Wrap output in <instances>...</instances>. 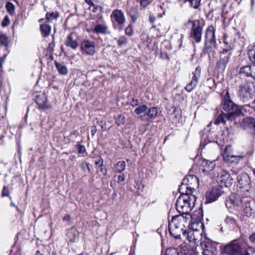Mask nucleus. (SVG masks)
<instances>
[{"mask_svg": "<svg viewBox=\"0 0 255 255\" xmlns=\"http://www.w3.org/2000/svg\"><path fill=\"white\" fill-rule=\"evenodd\" d=\"M5 56L6 55L3 57L0 58V83L1 82L2 79V76L1 73L2 72V65L4 62Z\"/></svg>", "mask_w": 255, "mask_h": 255, "instance_id": "864d4df0", "label": "nucleus"}, {"mask_svg": "<svg viewBox=\"0 0 255 255\" xmlns=\"http://www.w3.org/2000/svg\"><path fill=\"white\" fill-rule=\"evenodd\" d=\"M192 24V27L190 30V36L197 42L200 43L201 41L202 35L203 27L200 25L199 20L191 21L190 19L185 24L188 25Z\"/></svg>", "mask_w": 255, "mask_h": 255, "instance_id": "1a4fd4ad", "label": "nucleus"}, {"mask_svg": "<svg viewBox=\"0 0 255 255\" xmlns=\"http://www.w3.org/2000/svg\"><path fill=\"white\" fill-rule=\"evenodd\" d=\"M233 50L232 48L224 49L220 51L219 56L228 57V59H230L231 55H232Z\"/></svg>", "mask_w": 255, "mask_h": 255, "instance_id": "72a5a7b5", "label": "nucleus"}, {"mask_svg": "<svg viewBox=\"0 0 255 255\" xmlns=\"http://www.w3.org/2000/svg\"><path fill=\"white\" fill-rule=\"evenodd\" d=\"M225 222L231 228H234L237 225V220L232 216H227Z\"/></svg>", "mask_w": 255, "mask_h": 255, "instance_id": "7c9ffc66", "label": "nucleus"}, {"mask_svg": "<svg viewBox=\"0 0 255 255\" xmlns=\"http://www.w3.org/2000/svg\"><path fill=\"white\" fill-rule=\"evenodd\" d=\"M216 28L213 25H209L206 30L205 41L203 49L204 54L209 55L214 53L217 48V43L215 37Z\"/></svg>", "mask_w": 255, "mask_h": 255, "instance_id": "7ed1b4c3", "label": "nucleus"}, {"mask_svg": "<svg viewBox=\"0 0 255 255\" xmlns=\"http://www.w3.org/2000/svg\"><path fill=\"white\" fill-rule=\"evenodd\" d=\"M110 17L115 29H119L120 30L123 29L126 19L124 12L121 10L118 9L114 10Z\"/></svg>", "mask_w": 255, "mask_h": 255, "instance_id": "423d86ee", "label": "nucleus"}, {"mask_svg": "<svg viewBox=\"0 0 255 255\" xmlns=\"http://www.w3.org/2000/svg\"><path fill=\"white\" fill-rule=\"evenodd\" d=\"M5 8L10 15H13L14 14L15 6L12 2H7L5 4Z\"/></svg>", "mask_w": 255, "mask_h": 255, "instance_id": "4c0bfd02", "label": "nucleus"}, {"mask_svg": "<svg viewBox=\"0 0 255 255\" xmlns=\"http://www.w3.org/2000/svg\"><path fill=\"white\" fill-rule=\"evenodd\" d=\"M149 20L151 23H153L156 20V17L153 14H150Z\"/></svg>", "mask_w": 255, "mask_h": 255, "instance_id": "680f3d73", "label": "nucleus"}, {"mask_svg": "<svg viewBox=\"0 0 255 255\" xmlns=\"http://www.w3.org/2000/svg\"><path fill=\"white\" fill-rule=\"evenodd\" d=\"M71 219V217L69 215H66L63 218V221H69Z\"/></svg>", "mask_w": 255, "mask_h": 255, "instance_id": "338daca9", "label": "nucleus"}, {"mask_svg": "<svg viewBox=\"0 0 255 255\" xmlns=\"http://www.w3.org/2000/svg\"><path fill=\"white\" fill-rule=\"evenodd\" d=\"M215 171H217V182L220 183V187L223 188L224 187H228L231 186L233 183V178L231 176V174L229 173L227 171L222 170L221 169H215Z\"/></svg>", "mask_w": 255, "mask_h": 255, "instance_id": "6e6552de", "label": "nucleus"}, {"mask_svg": "<svg viewBox=\"0 0 255 255\" xmlns=\"http://www.w3.org/2000/svg\"><path fill=\"white\" fill-rule=\"evenodd\" d=\"M125 33L128 36H131L133 33L132 26L129 24L125 29Z\"/></svg>", "mask_w": 255, "mask_h": 255, "instance_id": "de8ad7c7", "label": "nucleus"}, {"mask_svg": "<svg viewBox=\"0 0 255 255\" xmlns=\"http://www.w3.org/2000/svg\"><path fill=\"white\" fill-rule=\"evenodd\" d=\"M55 66L58 71V72L63 75H66L68 72V70L67 68V67L63 64H62L57 61H55Z\"/></svg>", "mask_w": 255, "mask_h": 255, "instance_id": "c85d7f7f", "label": "nucleus"}, {"mask_svg": "<svg viewBox=\"0 0 255 255\" xmlns=\"http://www.w3.org/2000/svg\"><path fill=\"white\" fill-rule=\"evenodd\" d=\"M101 167V172H102L103 174V175H106L107 174V169L106 168H103L102 167Z\"/></svg>", "mask_w": 255, "mask_h": 255, "instance_id": "774afa93", "label": "nucleus"}, {"mask_svg": "<svg viewBox=\"0 0 255 255\" xmlns=\"http://www.w3.org/2000/svg\"><path fill=\"white\" fill-rule=\"evenodd\" d=\"M222 109L226 113L221 111L220 114L217 117L214 122L215 124L217 125L220 123L225 125L227 120L234 121L242 114V110L231 100L228 91H227L224 96Z\"/></svg>", "mask_w": 255, "mask_h": 255, "instance_id": "f257e3e1", "label": "nucleus"}, {"mask_svg": "<svg viewBox=\"0 0 255 255\" xmlns=\"http://www.w3.org/2000/svg\"><path fill=\"white\" fill-rule=\"evenodd\" d=\"M97 124L101 126L103 130H106L107 129V125L105 120H98L97 121Z\"/></svg>", "mask_w": 255, "mask_h": 255, "instance_id": "603ef678", "label": "nucleus"}, {"mask_svg": "<svg viewBox=\"0 0 255 255\" xmlns=\"http://www.w3.org/2000/svg\"><path fill=\"white\" fill-rule=\"evenodd\" d=\"M158 112V109L153 107L149 108L146 112L139 116L140 119L144 121H148L151 119H155Z\"/></svg>", "mask_w": 255, "mask_h": 255, "instance_id": "dca6fc26", "label": "nucleus"}, {"mask_svg": "<svg viewBox=\"0 0 255 255\" xmlns=\"http://www.w3.org/2000/svg\"><path fill=\"white\" fill-rule=\"evenodd\" d=\"M230 201L233 204L238 205L239 203L243 202L240 196L237 192H232L229 197Z\"/></svg>", "mask_w": 255, "mask_h": 255, "instance_id": "cd10ccee", "label": "nucleus"}, {"mask_svg": "<svg viewBox=\"0 0 255 255\" xmlns=\"http://www.w3.org/2000/svg\"><path fill=\"white\" fill-rule=\"evenodd\" d=\"M10 23V19L8 16L6 15L4 16L3 19L1 22V26L3 27L7 26Z\"/></svg>", "mask_w": 255, "mask_h": 255, "instance_id": "09e8293b", "label": "nucleus"}, {"mask_svg": "<svg viewBox=\"0 0 255 255\" xmlns=\"http://www.w3.org/2000/svg\"><path fill=\"white\" fill-rule=\"evenodd\" d=\"M126 166V163L125 161H119L117 163L115 166V169L118 172L121 173L125 169Z\"/></svg>", "mask_w": 255, "mask_h": 255, "instance_id": "c9c22d12", "label": "nucleus"}, {"mask_svg": "<svg viewBox=\"0 0 255 255\" xmlns=\"http://www.w3.org/2000/svg\"><path fill=\"white\" fill-rule=\"evenodd\" d=\"M178 216H179V217H177V218L179 219L178 221H179L180 222H183L185 225L187 224L188 221H189V223L192 222L193 214L191 215L190 212L185 214H180V215Z\"/></svg>", "mask_w": 255, "mask_h": 255, "instance_id": "393cba45", "label": "nucleus"}, {"mask_svg": "<svg viewBox=\"0 0 255 255\" xmlns=\"http://www.w3.org/2000/svg\"><path fill=\"white\" fill-rule=\"evenodd\" d=\"M75 147L77 150L78 154H83L86 152V147L83 145L77 144L75 145Z\"/></svg>", "mask_w": 255, "mask_h": 255, "instance_id": "c03bdc74", "label": "nucleus"}, {"mask_svg": "<svg viewBox=\"0 0 255 255\" xmlns=\"http://www.w3.org/2000/svg\"><path fill=\"white\" fill-rule=\"evenodd\" d=\"M97 127L96 126H92L91 132V134H92V135H94L95 134V133L97 132Z\"/></svg>", "mask_w": 255, "mask_h": 255, "instance_id": "e2e57ef3", "label": "nucleus"}, {"mask_svg": "<svg viewBox=\"0 0 255 255\" xmlns=\"http://www.w3.org/2000/svg\"><path fill=\"white\" fill-rule=\"evenodd\" d=\"M147 110V106L146 105H142L137 107L134 110V113L137 115H140L145 113Z\"/></svg>", "mask_w": 255, "mask_h": 255, "instance_id": "79ce46f5", "label": "nucleus"}, {"mask_svg": "<svg viewBox=\"0 0 255 255\" xmlns=\"http://www.w3.org/2000/svg\"><path fill=\"white\" fill-rule=\"evenodd\" d=\"M80 50L84 54L93 55L96 52L95 43L89 40H84L81 43Z\"/></svg>", "mask_w": 255, "mask_h": 255, "instance_id": "ddd939ff", "label": "nucleus"}, {"mask_svg": "<svg viewBox=\"0 0 255 255\" xmlns=\"http://www.w3.org/2000/svg\"><path fill=\"white\" fill-rule=\"evenodd\" d=\"M222 154L224 160L228 159V158H229L231 155H234V154L232 146L230 145L226 146Z\"/></svg>", "mask_w": 255, "mask_h": 255, "instance_id": "c756f323", "label": "nucleus"}, {"mask_svg": "<svg viewBox=\"0 0 255 255\" xmlns=\"http://www.w3.org/2000/svg\"><path fill=\"white\" fill-rule=\"evenodd\" d=\"M221 249L223 252L229 255H238L242 251V248L237 241L227 244Z\"/></svg>", "mask_w": 255, "mask_h": 255, "instance_id": "9b49d317", "label": "nucleus"}, {"mask_svg": "<svg viewBox=\"0 0 255 255\" xmlns=\"http://www.w3.org/2000/svg\"><path fill=\"white\" fill-rule=\"evenodd\" d=\"M130 104L132 106H136L138 104V101L137 99H132Z\"/></svg>", "mask_w": 255, "mask_h": 255, "instance_id": "bf43d9fd", "label": "nucleus"}, {"mask_svg": "<svg viewBox=\"0 0 255 255\" xmlns=\"http://www.w3.org/2000/svg\"><path fill=\"white\" fill-rule=\"evenodd\" d=\"M192 193H182L177 199L176 207L180 214L187 213L192 210L197 199Z\"/></svg>", "mask_w": 255, "mask_h": 255, "instance_id": "f03ea898", "label": "nucleus"}, {"mask_svg": "<svg viewBox=\"0 0 255 255\" xmlns=\"http://www.w3.org/2000/svg\"><path fill=\"white\" fill-rule=\"evenodd\" d=\"M255 92V86L254 83L246 80L242 85H240L238 95L241 100L245 102L252 99Z\"/></svg>", "mask_w": 255, "mask_h": 255, "instance_id": "20e7f679", "label": "nucleus"}, {"mask_svg": "<svg viewBox=\"0 0 255 255\" xmlns=\"http://www.w3.org/2000/svg\"><path fill=\"white\" fill-rule=\"evenodd\" d=\"M40 31L43 37L48 36L51 31V27L48 24H42L40 26Z\"/></svg>", "mask_w": 255, "mask_h": 255, "instance_id": "bb28decb", "label": "nucleus"}, {"mask_svg": "<svg viewBox=\"0 0 255 255\" xmlns=\"http://www.w3.org/2000/svg\"><path fill=\"white\" fill-rule=\"evenodd\" d=\"M199 185L198 178L195 175L190 174L185 177L182 181L181 184L179 186L177 191L185 190L186 191H196Z\"/></svg>", "mask_w": 255, "mask_h": 255, "instance_id": "39448f33", "label": "nucleus"}, {"mask_svg": "<svg viewBox=\"0 0 255 255\" xmlns=\"http://www.w3.org/2000/svg\"><path fill=\"white\" fill-rule=\"evenodd\" d=\"M36 103L40 109L45 110L51 108V106L47 102V98L44 95L37 96Z\"/></svg>", "mask_w": 255, "mask_h": 255, "instance_id": "6ab92c4d", "label": "nucleus"}, {"mask_svg": "<svg viewBox=\"0 0 255 255\" xmlns=\"http://www.w3.org/2000/svg\"><path fill=\"white\" fill-rule=\"evenodd\" d=\"M85 2L90 6L95 7L96 6L92 0H85Z\"/></svg>", "mask_w": 255, "mask_h": 255, "instance_id": "052dcab7", "label": "nucleus"}, {"mask_svg": "<svg viewBox=\"0 0 255 255\" xmlns=\"http://www.w3.org/2000/svg\"><path fill=\"white\" fill-rule=\"evenodd\" d=\"M243 158V156L240 155H231L228 159H225L224 161L225 162L233 163L235 164L238 163L239 161Z\"/></svg>", "mask_w": 255, "mask_h": 255, "instance_id": "e433bc0d", "label": "nucleus"}, {"mask_svg": "<svg viewBox=\"0 0 255 255\" xmlns=\"http://www.w3.org/2000/svg\"><path fill=\"white\" fill-rule=\"evenodd\" d=\"M92 31L96 34H106L110 33L108 32V27L106 25L98 24L94 27Z\"/></svg>", "mask_w": 255, "mask_h": 255, "instance_id": "a878e982", "label": "nucleus"}, {"mask_svg": "<svg viewBox=\"0 0 255 255\" xmlns=\"http://www.w3.org/2000/svg\"><path fill=\"white\" fill-rule=\"evenodd\" d=\"M200 73L201 68L199 66H198L196 67L195 71L192 72L193 76L191 81L185 87V89L188 92H191L197 86L198 83L199 78L200 76Z\"/></svg>", "mask_w": 255, "mask_h": 255, "instance_id": "4468645a", "label": "nucleus"}, {"mask_svg": "<svg viewBox=\"0 0 255 255\" xmlns=\"http://www.w3.org/2000/svg\"><path fill=\"white\" fill-rule=\"evenodd\" d=\"M249 239L252 242L255 243V233L250 236Z\"/></svg>", "mask_w": 255, "mask_h": 255, "instance_id": "69168bd1", "label": "nucleus"}, {"mask_svg": "<svg viewBox=\"0 0 255 255\" xmlns=\"http://www.w3.org/2000/svg\"><path fill=\"white\" fill-rule=\"evenodd\" d=\"M254 69V63H253L252 65H247L240 69L239 74L245 77L252 78Z\"/></svg>", "mask_w": 255, "mask_h": 255, "instance_id": "a211bd4d", "label": "nucleus"}, {"mask_svg": "<svg viewBox=\"0 0 255 255\" xmlns=\"http://www.w3.org/2000/svg\"><path fill=\"white\" fill-rule=\"evenodd\" d=\"M103 162L104 161L103 158L101 156H99L98 159L96 160L95 164L100 167L103 166Z\"/></svg>", "mask_w": 255, "mask_h": 255, "instance_id": "5fc2aeb1", "label": "nucleus"}, {"mask_svg": "<svg viewBox=\"0 0 255 255\" xmlns=\"http://www.w3.org/2000/svg\"><path fill=\"white\" fill-rule=\"evenodd\" d=\"M214 167H215V163L212 161H210V162H209V164L207 166L206 169H204V170H206L208 171H210V170H213V169L214 168Z\"/></svg>", "mask_w": 255, "mask_h": 255, "instance_id": "6e6d98bb", "label": "nucleus"}, {"mask_svg": "<svg viewBox=\"0 0 255 255\" xmlns=\"http://www.w3.org/2000/svg\"><path fill=\"white\" fill-rule=\"evenodd\" d=\"M185 237H186L190 242H193L195 243L196 240H198V239L196 238L194 232L191 231L188 232L186 231V235Z\"/></svg>", "mask_w": 255, "mask_h": 255, "instance_id": "ea45409f", "label": "nucleus"}, {"mask_svg": "<svg viewBox=\"0 0 255 255\" xmlns=\"http://www.w3.org/2000/svg\"><path fill=\"white\" fill-rule=\"evenodd\" d=\"M127 14L130 17L131 22L134 23L136 22L139 16V12L137 7L132 6L127 10Z\"/></svg>", "mask_w": 255, "mask_h": 255, "instance_id": "4be33fe9", "label": "nucleus"}, {"mask_svg": "<svg viewBox=\"0 0 255 255\" xmlns=\"http://www.w3.org/2000/svg\"><path fill=\"white\" fill-rule=\"evenodd\" d=\"M254 203V202H253V203ZM253 206H255V205L254 204L251 205L250 201H245V208L244 209V213L246 216L250 217L255 212V211H254V209L253 208Z\"/></svg>", "mask_w": 255, "mask_h": 255, "instance_id": "b1692460", "label": "nucleus"}, {"mask_svg": "<svg viewBox=\"0 0 255 255\" xmlns=\"http://www.w3.org/2000/svg\"><path fill=\"white\" fill-rule=\"evenodd\" d=\"M90 164L86 162H83L81 163V166L83 170H86L87 169L88 172L90 173L91 172V169L89 167Z\"/></svg>", "mask_w": 255, "mask_h": 255, "instance_id": "3c124183", "label": "nucleus"}, {"mask_svg": "<svg viewBox=\"0 0 255 255\" xmlns=\"http://www.w3.org/2000/svg\"><path fill=\"white\" fill-rule=\"evenodd\" d=\"M137 186L138 190H140L141 191L143 190L144 188V185H143L141 183H137Z\"/></svg>", "mask_w": 255, "mask_h": 255, "instance_id": "0e129e2a", "label": "nucleus"}, {"mask_svg": "<svg viewBox=\"0 0 255 255\" xmlns=\"http://www.w3.org/2000/svg\"><path fill=\"white\" fill-rule=\"evenodd\" d=\"M59 16V14L58 12H47L46 14V19L48 21H51L53 19H56Z\"/></svg>", "mask_w": 255, "mask_h": 255, "instance_id": "a19ab883", "label": "nucleus"}, {"mask_svg": "<svg viewBox=\"0 0 255 255\" xmlns=\"http://www.w3.org/2000/svg\"><path fill=\"white\" fill-rule=\"evenodd\" d=\"M55 42H54V38H53V40L48 45V51L51 54H53V52H54V47H55Z\"/></svg>", "mask_w": 255, "mask_h": 255, "instance_id": "8fccbe9b", "label": "nucleus"}, {"mask_svg": "<svg viewBox=\"0 0 255 255\" xmlns=\"http://www.w3.org/2000/svg\"><path fill=\"white\" fill-rule=\"evenodd\" d=\"M125 180V176L124 174H121L118 175V182H123Z\"/></svg>", "mask_w": 255, "mask_h": 255, "instance_id": "13d9d810", "label": "nucleus"}, {"mask_svg": "<svg viewBox=\"0 0 255 255\" xmlns=\"http://www.w3.org/2000/svg\"><path fill=\"white\" fill-rule=\"evenodd\" d=\"M249 176L246 173H242L237 176V180L238 182L241 186H243L246 183H247V180Z\"/></svg>", "mask_w": 255, "mask_h": 255, "instance_id": "f704fd0d", "label": "nucleus"}, {"mask_svg": "<svg viewBox=\"0 0 255 255\" xmlns=\"http://www.w3.org/2000/svg\"><path fill=\"white\" fill-rule=\"evenodd\" d=\"M171 112V113H168L169 119L172 123H176L179 122L181 117V111L178 107H172L171 109L169 110Z\"/></svg>", "mask_w": 255, "mask_h": 255, "instance_id": "f3484780", "label": "nucleus"}, {"mask_svg": "<svg viewBox=\"0 0 255 255\" xmlns=\"http://www.w3.org/2000/svg\"><path fill=\"white\" fill-rule=\"evenodd\" d=\"M223 192H206L205 204L212 203L216 201L221 196Z\"/></svg>", "mask_w": 255, "mask_h": 255, "instance_id": "5701e85b", "label": "nucleus"}, {"mask_svg": "<svg viewBox=\"0 0 255 255\" xmlns=\"http://www.w3.org/2000/svg\"><path fill=\"white\" fill-rule=\"evenodd\" d=\"M203 218V211L201 208H200L198 210L194 211L193 213L192 220L191 223H189V226H190V229L192 230V231L198 232L201 229H203L204 224L202 222Z\"/></svg>", "mask_w": 255, "mask_h": 255, "instance_id": "0eeeda50", "label": "nucleus"}, {"mask_svg": "<svg viewBox=\"0 0 255 255\" xmlns=\"http://www.w3.org/2000/svg\"><path fill=\"white\" fill-rule=\"evenodd\" d=\"M65 45L69 47H70L73 50H76L78 47V42L76 39L74 38V35L73 33H70L64 41Z\"/></svg>", "mask_w": 255, "mask_h": 255, "instance_id": "aec40b11", "label": "nucleus"}, {"mask_svg": "<svg viewBox=\"0 0 255 255\" xmlns=\"http://www.w3.org/2000/svg\"><path fill=\"white\" fill-rule=\"evenodd\" d=\"M218 244L209 240L201 242L200 244L203 250V255H216L217 252L216 246Z\"/></svg>", "mask_w": 255, "mask_h": 255, "instance_id": "9d476101", "label": "nucleus"}, {"mask_svg": "<svg viewBox=\"0 0 255 255\" xmlns=\"http://www.w3.org/2000/svg\"><path fill=\"white\" fill-rule=\"evenodd\" d=\"M125 123V117L123 115L118 116L116 120V123L118 126L124 125Z\"/></svg>", "mask_w": 255, "mask_h": 255, "instance_id": "37998d69", "label": "nucleus"}, {"mask_svg": "<svg viewBox=\"0 0 255 255\" xmlns=\"http://www.w3.org/2000/svg\"><path fill=\"white\" fill-rule=\"evenodd\" d=\"M248 54L250 61L255 65V45L249 47Z\"/></svg>", "mask_w": 255, "mask_h": 255, "instance_id": "2f4dec72", "label": "nucleus"}, {"mask_svg": "<svg viewBox=\"0 0 255 255\" xmlns=\"http://www.w3.org/2000/svg\"><path fill=\"white\" fill-rule=\"evenodd\" d=\"M187 1L190 3V6L194 9H198L201 4V0H184V3Z\"/></svg>", "mask_w": 255, "mask_h": 255, "instance_id": "58836bf2", "label": "nucleus"}, {"mask_svg": "<svg viewBox=\"0 0 255 255\" xmlns=\"http://www.w3.org/2000/svg\"><path fill=\"white\" fill-rule=\"evenodd\" d=\"M179 216L178 215L173 216L172 217L171 220H169V223L171 224H176V226L179 227V228L184 229V228L185 227V224H183V222H180L179 221H178L179 219L177 218Z\"/></svg>", "mask_w": 255, "mask_h": 255, "instance_id": "473e14b6", "label": "nucleus"}, {"mask_svg": "<svg viewBox=\"0 0 255 255\" xmlns=\"http://www.w3.org/2000/svg\"><path fill=\"white\" fill-rule=\"evenodd\" d=\"M149 4L148 0H140V5L143 7H146Z\"/></svg>", "mask_w": 255, "mask_h": 255, "instance_id": "4d7b16f0", "label": "nucleus"}, {"mask_svg": "<svg viewBox=\"0 0 255 255\" xmlns=\"http://www.w3.org/2000/svg\"><path fill=\"white\" fill-rule=\"evenodd\" d=\"M0 43L4 46H7L8 44V39L7 36L4 34L0 35Z\"/></svg>", "mask_w": 255, "mask_h": 255, "instance_id": "a18cd8bd", "label": "nucleus"}, {"mask_svg": "<svg viewBox=\"0 0 255 255\" xmlns=\"http://www.w3.org/2000/svg\"><path fill=\"white\" fill-rule=\"evenodd\" d=\"M240 126L241 128L248 131L250 134L253 135H255V118H244L241 123Z\"/></svg>", "mask_w": 255, "mask_h": 255, "instance_id": "f8f14e48", "label": "nucleus"}, {"mask_svg": "<svg viewBox=\"0 0 255 255\" xmlns=\"http://www.w3.org/2000/svg\"><path fill=\"white\" fill-rule=\"evenodd\" d=\"M127 39L125 36H121L118 39V45L119 47L127 44Z\"/></svg>", "mask_w": 255, "mask_h": 255, "instance_id": "49530a36", "label": "nucleus"}, {"mask_svg": "<svg viewBox=\"0 0 255 255\" xmlns=\"http://www.w3.org/2000/svg\"><path fill=\"white\" fill-rule=\"evenodd\" d=\"M168 230L170 234L176 239H179L181 234L183 236L186 235V230L182 228H179L175 224H168Z\"/></svg>", "mask_w": 255, "mask_h": 255, "instance_id": "2eb2a0df", "label": "nucleus"}, {"mask_svg": "<svg viewBox=\"0 0 255 255\" xmlns=\"http://www.w3.org/2000/svg\"><path fill=\"white\" fill-rule=\"evenodd\" d=\"M230 59H228V57L219 56V59L217 60L216 64V69L219 72H223L229 62Z\"/></svg>", "mask_w": 255, "mask_h": 255, "instance_id": "412c9836", "label": "nucleus"}]
</instances>
